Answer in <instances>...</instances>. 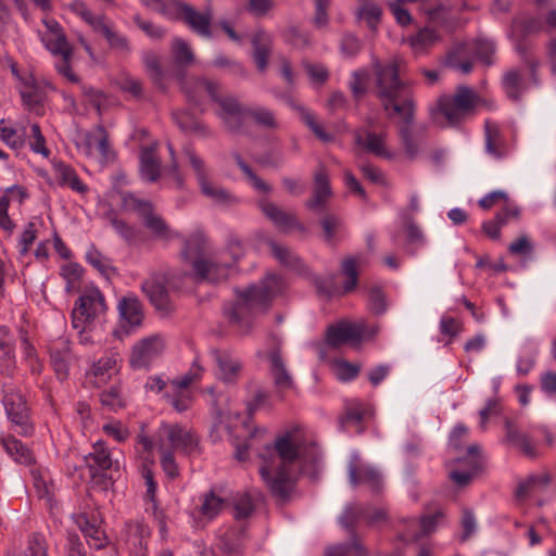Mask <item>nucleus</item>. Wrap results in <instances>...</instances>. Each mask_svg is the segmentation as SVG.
Masks as SVG:
<instances>
[{
  "label": "nucleus",
  "instance_id": "4be33fe9",
  "mask_svg": "<svg viewBox=\"0 0 556 556\" xmlns=\"http://www.w3.org/2000/svg\"><path fill=\"white\" fill-rule=\"evenodd\" d=\"M444 65L459 71L462 74H469L473 68V53L470 42L455 43L447 51Z\"/></svg>",
  "mask_w": 556,
  "mask_h": 556
},
{
  "label": "nucleus",
  "instance_id": "79ce46f5",
  "mask_svg": "<svg viewBox=\"0 0 556 556\" xmlns=\"http://www.w3.org/2000/svg\"><path fill=\"white\" fill-rule=\"evenodd\" d=\"M473 60H478L486 66L494 63V54L496 51L495 43L492 40L478 38L470 42Z\"/></svg>",
  "mask_w": 556,
  "mask_h": 556
},
{
  "label": "nucleus",
  "instance_id": "7c9ffc66",
  "mask_svg": "<svg viewBox=\"0 0 556 556\" xmlns=\"http://www.w3.org/2000/svg\"><path fill=\"white\" fill-rule=\"evenodd\" d=\"M287 103L296 112H299L303 123L311 129V131L325 143L333 141V136L325 131L323 126L317 122L315 115L305 106L295 103L290 97H286Z\"/></svg>",
  "mask_w": 556,
  "mask_h": 556
},
{
  "label": "nucleus",
  "instance_id": "72a5a7b5",
  "mask_svg": "<svg viewBox=\"0 0 556 556\" xmlns=\"http://www.w3.org/2000/svg\"><path fill=\"white\" fill-rule=\"evenodd\" d=\"M442 518L443 513L440 510L431 515L422 516L419 520L420 530L414 533L405 532L400 534L399 540L405 543L417 542L421 538L432 533Z\"/></svg>",
  "mask_w": 556,
  "mask_h": 556
},
{
  "label": "nucleus",
  "instance_id": "e433bc0d",
  "mask_svg": "<svg viewBox=\"0 0 556 556\" xmlns=\"http://www.w3.org/2000/svg\"><path fill=\"white\" fill-rule=\"evenodd\" d=\"M502 83L507 97L514 101H519L527 89L521 72L516 68L507 71Z\"/></svg>",
  "mask_w": 556,
  "mask_h": 556
},
{
  "label": "nucleus",
  "instance_id": "4468645a",
  "mask_svg": "<svg viewBox=\"0 0 556 556\" xmlns=\"http://www.w3.org/2000/svg\"><path fill=\"white\" fill-rule=\"evenodd\" d=\"M3 405L8 417L17 428V433L29 435L33 432V426L29 422V409L24 395L12 386H5L3 389Z\"/></svg>",
  "mask_w": 556,
  "mask_h": 556
},
{
  "label": "nucleus",
  "instance_id": "0eeeda50",
  "mask_svg": "<svg viewBox=\"0 0 556 556\" xmlns=\"http://www.w3.org/2000/svg\"><path fill=\"white\" fill-rule=\"evenodd\" d=\"M479 101L480 97L472 88L460 85L453 96L439 98L438 109L450 125H456L475 110Z\"/></svg>",
  "mask_w": 556,
  "mask_h": 556
},
{
  "label": "nucleus",
  "instance_id": "5fc2aeb1",
  "mask_svg": "<svg viewBox=\"0 0 556 556\" xmlns=\"http://www.w3.org/2000/svg\"><path fill=\"white\" fill-rule=\"evenodd\" d=\"M365 508L357 504H350L345 507L343 514L339 518L340 525L346 529L351 534L354 531L356 522L364 518Z\"/></svg>",
  "mask_w": 556,
  "mask_h": 556
},
{
  "label": "nucleus",
  "instance_id": "20e7f679",
  "mask_svg": "<svg viewBox=\"0 0 556 556\" xmlns=\"http://www.w3.org/2000/svg\"><path fill=\"white\" fill-rule=\"evenodd\" d=\"M208 240L203 231H195L186 240L182 256L187 260L195 257L192 261V268L197 280L208 281L213 283L227 279L229 270L242 254V248L239 240L229 242V250L232 261L227 262L223 258H203L200 257L207 249Z\"/></svg>",
  "mask_w": 556,
  "mask_h": 556
},
{
  "label": "nucleus",
  "instance_id": "052dcab7",
  "mask_svg": "<svg viewBox=\"0 0 556 556\" xmlns=\"http://www.w3.org/2000/svg\"><path fill=\"white\" fill-rule=\"evenodd\" d=\"M397 131L405 153L409 159H414L418 153L419 142L414 137L413 126L401 127Z\"/></svg>",
  "mask_w": 556,
  "mask_h": 556
},
{
  "label": "nucleus",
  "instance_id": "c9c22d12",
  "mask_svg": "<svg viewBox=\"0 0 556 556\" xmlns=\"http://www.w3.org/2000/svg\"><path fill=\"white\" fill-rule=\"evenodd\" d=\"M121 317L129 324V326H138L142 320V307L140 301L136 296H124L118 303Z\"/></svg>",
  "mask_w": 556,
  "mask_h": 556
},
{
  "label": "nucleus",
  "instance_id": "13d9d810",
  "mask_svg": "<svg viewBox=\"0 0 556 556\" xmlns=\"http://www.w3.org/2000/svg\"><path fill=\"white\" fill-rule=\"evenodd\" d=\"M369 80V74L366 70H358L352 74V80L350 81V89L353 98L359 101L361 98L367 92V83Z\"/></svg>",
  "mask_w": 556,
  "mask_h": 556
},
{
  "label": "nucleus",
  "instance_id": "9d476101",
  "mask_svg": "<svg viewBox=\"0 0 556 556\" xmlns=\"http://www.w3.org/2000/svg\"><path fill=\"white\" fill-rule=\"evenodd\" d=\"M267 361L269 362V375L271 377L275 391L280 400H283L289 391L296 389L295 381L287 363L282 356L281 341L274 338V343L267 352Z\"/></svg>",
  "mask_w": 556,
  "mask_h": 556
},
{
  "label": "nucleus",
  "instance_id": "ea45409f",
  "mask_svg": "<svg viewBox=\"0 0 556 556\" xmlns=\"http://www.w3.org/2000/svg\"><path fill=\"white\" fill-rule=\"evenodd\" d=\"M506 428V438L508 441L519 446L520 450L529 457H534L536 455V451L534 445L531 443L529 437L520 432L515 424L507 420L505 422Z\"/></svg>",
  "mask_w": 556,
  "mask_h": 556
},
{
  "label": "nucleus",
  "instance_id": "b1692460",
  "mask_svg": "<svg viewBox=\"0 0 556 556\" xmlns=\"http://www.w3.org/2000/svg\"><path fill=\"white\" fill-rule=\"evenodd\" d=\"M386 132L377 134L368 129L354 131V141L357 146L377 156L392 159L393 154L386 149Z\"/></svg>",
  "mask_w": 556,
  "mask_h": 556
},
{
  "label": "nucleus",
  "instance_id": "5701e85b",
  "mask_svg": "<svg viewBox=\"0 0 556 556\" xmlns=\"http://www.w3.org/2000/svg\"><path fill=\"white\" fill-rule=\"evenodd\" d=\"M261 208L264 215L270 219L279 229L282 231H289L291 229H296L301 232H305V227L302 225L293 214H289L278 207L275 203L270 201H262Z\"/></svg>",
  "mask_w": 556,
  "mask_h": 556
},
{
  "label": "nucleus",
  "instance_id": "69168bd1",
  "mask_svg": "<svg viewBox=\"0 0 556 556\" xmlns=\"http://www.w3.org/2000/svg\"><path fill=\"white\" fill-rule=\"evenodd\" d=\"M321 227L325 233V239L328 242H331L334 236L342 229L343 223L341 218L337 215L329 214L325 216L321 222Z\"/></svg>",
  "mask_w": 556,
  "mask_h": 556
},
{
  "label": "nucleus",
  "instance_id": "e2e57ef3",
  "mask_svg": "<svg viewBox=\"0 0 556 556\" xmlns=\"http://www.w3.org/2000/svg\"><path fill=\"white\" fill-rule=\"evenodd\" d=\"M100 402L104 407L112 412L125 406L121 392L116 387H112L109 390L103 391L100 394Z\"/></svg>",
  "mask_w": 556,
  "mask_h": 556
},
{
  "label": "nucleus",
  "instance_id": "f3484780",
  "mask_svg": "<svg viewBox=\"0 0 556 556\" xmlns=\"http://www.w3.org/2000/svg\"><path fill=\"white\" fill-rule=\"evenodd\" d=\"M217 371L216 377L225 383H236L243 369L241 358L229 350L212 349L210 351Z\"/></svg>",
  "mask_w": 556,
  "mask_h": 556
},
{
  "label": "nucleus",
  "instance_id": "dca6fc26",
  "mask_svg": "<svg viewBox=\"0 0 556 556\" xmlns=\"http://www.w3.org/2000/svg\"><path fill=\"white\" fill-rule=\"evenodd\" d=\"M166 277L162 273H152L141 282V291L155 309L170 313L174 307L166 288Z\"/></svg>",
  "mask_w": 556,
  "mask_h": 556
},
{
  "label": "nucleus",
  "instance_id": "412c9836",
  "mask_svg": "<svg viewBox=\"0 0 556 556\" xmlns=\"http://www.w3.org/2000/svg\"><path fill=\"white\" fill-rule=\"evenodd\" d=\"M331 195L329 174L326 166L319 164L314 174L313 195L306 201V207L313 211L323 210Z\"/></svg>",
  "mask_w": 556,
  "mask_h": 556
},
{
  "label": "nucleus",
  "instance_id": "49530a36",
  "mask_svg": "<svg viewBox=\"0 0 556 556\" xmlns=\"http://www.w3.org/2000/svg\"><path fill=\"white\" fill-rule=\"evenodd\" d=\"M440 40L439 34L429 27H425L420 29L417 34L410 36L408 38V42L410 47L416 51H424L433 45H435Z\"/></svg>",
  "mask_w": 556,
  "mask_h": 556
},
{
  "label": "nucleus",
  "instance_id": "bb28decb",
  "mask_svg": "<svg viewBox=\"0 0 556 556\" xmlns=\"http://www.w3.org/2000/svg\"><path fill=\"white\" fill-rule=\"evenodd\" d=\"M253 60L260 72H265L271 52V37L264 30L256 31L252 37Z\"/></svg>",
  "mask_w": 556,
  "mask_h": 556
},
{
  "label": "nucleus",
  "instance_id": "a18cd8bd",
  "mask_svg": "<svg viewBox=\"0 0 556 556\" xmlns=\"http://www.w3.org/2000/svg\"><path fill=\"white\" fill-rule=\"evenodd\" d=\"M516 51L521 58L522 63L529 68L531 79L535 86L540 84L538 70L540 66L539 60L531 53L532 47L526 41H519L516 45Z\"/></svg>",
  "mask_w": 556,
  "mask_h": 556
},
{
  "label": "nucleus",
  "instance_id": "6e6552de",
  "mask_svg": "<svg viewBox=\"0 0 556 556\" xmlns=\"http://www.w3.org/2000/svg\"><path fill=\"white\" fill-rule=\"evenodd\" d=\"M167 441L173 450L181 451L185 454H193L198 450L199 439L191 429L179 424H162L156 431V445L163 451Z\"/></svg>",
  "mask_w": 556,
  "mask_h": 556
},
{
  "label": "nucleus",
  "instance_id": "cd10ccee",
  "mask_svg": "<svg viewBox=\"0 0 556 556\" xmlns=\"http://www.w3.org/2000/svg\"><path fill=\"white\" fill-rule=\"evenodd\" d=\"M71 10L86 22L96 33L105 36L111 25L105 22V15H94L81 0H75L70 4Z\"/></svg>",
  "mask_w": 556,
  "mask_h": 556
},
{
  "label": "nucleus",
  "instance_id": "864d4df0",
  "mask_svg": "<svg viewBox=\"0 0 556 556\" xmlns=\"http://www.w3.org/2000/svg\"><path fill=\"white\" fill-rule=\"evenodd\" d=\"M143 63L153 83L160 89L165 90V86L163 84L164 73L160 65L159 56L153 52H147L143 54Z\"/></svg>",
  "mask_w": 556,
  "mask_h": 556
},
{
  "label": "nucleus",
  "instance_id": "37998d69",
  "mask_svg": "<svg viewBox=\"0 0 556 556\" xmlns=\"http://www.w3.org/2000/svg\"><path fill=\"white\" fill-rule=\"evenodd\" d=\"M200 501V514L208 520L215 518L225 506V500L217 496L213 491L204 493Z\"/></svg>",
  "mask_w": 556,
  "mask_h": 556
},
{
  "label": "nucleus",
  "instance_id": "7ed1b4c3",
  "mask_svg": "<svg viewBox=\"0 0 556 556\" xmlns=\"http://www.w3.org/2000/svg\"><path fill=\"white\" fill-rule=\"evenodd\" d=\"M275 258L283 266L305 277H312L313 282L319 294L333 296L336 294H346L354 290L358 281L357 262L354 257H349L342 262V274L346 276L342 289H339L334 281V276L326 278L313 276L308 266L302 258L289 248L278 244L275 241L268 242Z\"/></svg>",
  "mask_w": 556,
  "mask_h": 556
},
{
  "label": "nucleus",
  "instance_id": "aec40b11",
  "mask_svg": "<svg viewBox=\"0 0 556 556\" xmlns=\"http://www.w3.org/2000/svg\"><path fill=\"white\" fill-rule=\"evenodd\" d=\"M389 117L393 114L399 116L397 129L413 126L415 121L416 103L414 92L403 94L401 99L390 100V103L381 104Z\"/></svg>",
  "mask_w": 556,
  "mask_h": 556
},
{
  "label": "nucleus",
  "instance_id": "473e14b6",
  "mask_svg": "<svg viewBox=\"0 0 556 556\" xmlns=\"http://www.w3.org/2000/svg\"><path fill=\"white\" fill-rule=\"evenodd\" d=\"M161 162L155 154V148L143 147L140 152V174L141 177L150 182H154L160 177Z\"/></svg>",
  "mask_w": 556,
  "mask_h": 556
},
{
  "label": "nucleus",
  "instance_id": "9b49d317",
  "mask_svg": "<svg viewBox=\"0 0 556 556\" xmlns=\"http://www.w3.org/2000/svg\"><path fill=\"white\" fill-rule=\"evenodd\" d=\"M105 311V301L99 290L80 295L72 312V324L81 334L94 318Z\"/></svg>",
  "mask_w": 556,
  "mask_h": 556
},
{
  "label": "nucleus",
  "instance_id": "c03bdc74",
  "mask_svg": "<svg viewBox=\"0 0 556 556\" xmlns=\"http://www.w3.org/2000/svg\"><path fill=\"white\" fill-rule=\"evenodd\" d=\"M190 5L181 0H163L154 10L169 20L184 21Z\"/></svg>",
  "mask_w": 556,
  "mask_h": 556
},
{
  "label": "nucleus",
  "instance_id": "ddd939ff",
  "mask_svg": "<svg viewBox=\"0 0 556 556\" xmlns=\"http://www.w3.org/2000/svg\"><path fill=\"white\" fill-rule=\"evenodd\" d=\"M186 155L192 166L202 193L211 199L215 204L230 206L238 202L237 198L226 189L215 186L210 181L204 161L192 150L187 149Z\"/></svg>",
  "mask_w": 556,
  "mask_h": 556
},
{
  "label": "nucleus",
  "instance_id": "4c0bfd02",
  "mask_svg": "<svg viewBox=\"0 0 556 556\" xmlns=\"http://www.w3.org/2000/svg\"><path fill=\"white\" fill-rule=\"evenodd\" d=\"M5 452L18 464L31 465L34 456L31 452L17 439L7 437L1 440Z\"/></svg>",
  "mask_w": 556,
  "mask_h": 556
},
{
  "label": "nucleus",
  "instance_id": "423d86ee",
  "mask_svg": "<svg viewBox=\"0 0 556 556\" xmlns=\"http://www.w3.org/2000/svg\"><path fill=\"white\" fill-rule=\"evenodd\" d=\"M199 86L206 88L210 99L217 104L215 114L222 121L225 129L232 134L242 132L249 106L243 105L235 96L222 94L218 83H200Z\"/></svg>",
  "mask_w": 556,
  "mask_h": 556
},
{
  "label": "nucleus",
  "instance_id": "2eb2a0df",
  "mask_svg": "<svg viewBox=\"0 0 556 556\" xmlns=\"http://www.w3.org/2000/svg\"><path fill=\"white\" fill-rule=\"evenodd\" d=\"M348 478L352 488L366 485L374 494L380 493L383 488L381 472L376 467L364 463L356 454L349 460Z\"/></svg>",
  "mask_w": 556,
  "mask_h": 556
},
{
  "label": "nucleus",
  "instance_id": "bf43d9fd",
  "mask_svg": "<svg viewBox=\"0 0 556 556\" xmlns=\"http://www.w3.org/2000/svg\"><path fill=\"white\" fill-rule=\"evenodd\" d=\"M0 139L14 150L23 148L25 143L23 136L18 135L16 129L8 127L4 119L0 121Z\"/></svg>",
  "mask_w": 556,
  "mask_h": 556
},
{
  "label": "nucleus",
  "instance_id": "8fccbe9b",
  "mask_svg": "<svg viewBox=\"0 0 556 556\" xmlns=\"http://www.w3.org/2000/svg\"><path fill=\"white\" fill-rule=\"evenodd\" d=\"M174 60L178 66L187 67L193 63L194 55L190 46L181 38H175L172 43Z\"/></svg>",
  "mask_w": 556,
  "mask_h": 556
},
{
  "label": "nucleus",
  "instance_id": "2f4dec72",
  "mask_svg": "<svg viewBox=\"0 0 556 556\" xmlns=\"http://www.w3.org/2000/svg\"><path fill=\"white\" fill-rule=\"evenodd\" d=\"M244 536V529L230 528L226 530L220 535L219 549L226 556H242Z\"/></svg>",
  "mask_w": 556,
  "mask_h": 556
},
{
  "label": "nucleus",
  "instance_id": "6e6d98bb",
  "mask_svg": "<svg viewBox=\"0 0 556 556\" xmlns=\"http://www.w3.org/2000/svg\"><path fill=\"white\" fill-rule=\"evenodd\" d=\"M200 83H215L214 80H210L206 78H194L188 83H186L184 90L188 98V101L192 104L199 106L202 104V99L204 94L208 96V90L206 88H200Z\"/></svg>",
  "mask_w": 556,
  "mask_h": 556
},
{
  "label": "nucleus",
  "instance_id": "c756f323",
  "mask_svg": "<svg viewBox=\"0 0 556 556\" xmlns=\"http://www.w3.org/2000/svg\"><path fill=\"white\" fill-rule=\"evenodd\" d=\"M52 166L59 185L68 186L79 193H85L88 190L87 186L79 179L70 165L60 161H53Z\"/></svg>",
  "mask_w": 556,
  "mask_h": 556
},
{
  "label": "nucleus",
  "instance_id": "a878e982",
  "mask_svg": "<svg viewBox=\"0 0 556 556\" xmlns=\"http://www.w3.org/2000/svg\"><path fill=\"white\" fill-rule=\"evenodd\" d=\"M118 361H121L119 354L116 351L111 350L92 365L89 376L94 378L93 384L96 387H100L109 381Z\"/></svg>",
  "mask_w": 556,
  "mask_h": 556
},
{
  "label": "nucleus",
  "instance_id": "4d7b16f0",
  "mask_svg": "<svg viewBox=\"0 0 556 556\" xmlns=\"http://www.w3.org/2000/svg\"><path fill=\"white\" fill-rule=\"evenodd\" d=\"M87 262L94 267L102 275L109 276L114 271V267L112 266V262L109 257L102 255L100 251L96 248L91 247L89 251L86 253Z\"/></svg>",
  "mask_w": 556,
  "mask_h": 556
},
{
  "label": "nucleus",
  "instance_id": "a211bd4d",
  "mask_svg": "<svg viewBox=\"0 0 556 556\" xmlns=\"http://www.w3.org/2000/svg\"><path fill=\"white\" fill-rule=\"evenodd\" d=\"M165 348L164 340L160 336H151L140 340L132 346L130 365L135 369L147 368L157 358Z\"/></svg>",
  "mask_w": 556,
  "mask_h": 556
},
{
  "label": "nucleus",
  "instance_id": "680f3d73",
  "mask_svg": "<svg viewBox=\"0 0 556 556\" xmlns=\"http://www.w3.org/2000/svg\"><path fill=\"white\" fill-rule=\"evenodd\" d=\"M31 138L29 141V148L34 153L40 154L43 157L50 156V150L46 147V138L43 137L40 126L38 124H33L30 126Z\"/></svg>",
  "mask_w": 556,
  "mask_h": 556
},
{
  "label": "nucleus",
  "instance_id": "c85d7f7f",
  "mask_svg": "<svg viewBox=\"0 0 556 556\" xmlns=\"http://www.w3.org/2000/svg\"><path fill=\"white\" fill-rule=\"evenodd\" d=\"M184 22L192 31H194L199 36L204 38L212 37V13L210 10H206L205 12L201 13L190 5L185 15Z\"/></svg>",
  "mask_w": 556,
  "mask_h": 556
},
{
  "label": "nucleus",
  "instance_id": "393cba45",
  "mask_svg": "<svg viewBox=\"0 0 556 556\" xmlns=\"http://www.w3.org/2000/svg\"><path fill=\"white\" fill-rule=\"evenodd\" d=\"M485 152L496 160L506 157L509 148L503 137L500 126L486 119L484 123Z\"/></svg>",
  "mask_w": 556,
  "mask_h": 556
},
{
  "label": "nucleus",
  "instance_id": "6ab92c4d",
  "mask_svg": "<svg viewBox=\"0 0 556 556\" xmlns=\"http://www.w3.org/2000/svg\"><path fill=\"white\" fill-rule=\"evenodd\" d=\"M364 334L363 323L340 321L327 328L326 342L331 348H338L343 343L358 342Z\"/></svg>",
  "mask_w": 556,
  "mask_h": 556
},
{
  "label": "nucleus",
  "instance_id": "f704fd0d",
  "mask_svg": "<svg viewBox=\"0 0 556 556\" xmlns=\"http://www.w3.org/2000/svg\"><path fill=\"white\" fill-rule=\"evenodd\" d=\"M176 125L186 132H194L200 137L207 138L212 135L210 128L203 123L195 119L191 114L185 111L173 113Z\"/></svg>",
  "mask_w": 556,
  "mask_h": 556
},
{
  "label": "nucleus",
  "instance_id": "774afa93",
  "mask_svg": "<svg viewBox=\"0 0 556 556\" xmlns=\"http://www.w3.org/2000/svg\"><path fill=\"white\" fill-rule=\"evenodd\" d=\"M104 38L106 39L110 48L117 50L122 53L130 52V45L128 39L118 31H115L112 27L108 30Z\"/></svg>",
  "mask_w": 556,
  "mask_h": 556
},
{
  "label": "nucleus",
  "instance_id": "f03ea898",
  "mask_svg": "<svg viewBox=\"0 0 556 556\" xmlns=\"http://www.w3.org/2000/svg\"><path fill=\"white\" fill-rule=\"evenodd\" d=\"M283 289V279L269 274L256 283L236 289V298L225 305L224 314L233 328L242 334H248L254 328L256 318L271 307L274 299Z\"/></svg>",
  "mask_w": 556,
  "mask_h": 556
},
{
  "label": "nucleus",
  "instance_id": "f8f14e48",
  "mask_svg": "<svg viewBox=\"0 0 556 556\" xmlns=\"http://www.w3.org/2000/svg\"><path fill=\"white\" fill-rule=\"evenodd\" d=\"M85 464L91 480L103 488H108L110 483L106 471L119 469L118 459L112 458V454L103 441H97L92 445V451L85 456Z\"/></svg>",
  "mask_w": 556,
  "mask_h": 556
},
{
  "label": "nucleus",
  "instance_id": "58836bf2",
  "mask_svg": "<svg viewBox=\"0 0 556 556\" xmlns=\"http://www.w3.org/2000/svg\"><path fill=\"white\" fill-rule=\"evenodd\" d=\"M62 349L53 346L50 350L51 364L59 379L64 380L68 375L71 361L70 349L65 342H62Z\"/></svg>",
  "mask_w": 556,
  "mask_h": 556
},
{
  "label": "nucleus",
  "instance_id": "1a4fd4ad",
  "mask_svg": "<svg viewBox=\"0 0 556 556\" xmlns=\"http://www.w3.org/2000/svg\"><path fill=\"white\" fill-rule=\"evenodd\" d=\"M123 207L127 211L136 212L142 219L144 226L157 238L168 239L169 228L165 220L154 214L153 205L150 201L138 199L130 192H121Z\"/></svg>",
  "mask_w": 556,
  "mask_h": 556
},
{
  "label": "nucleus",
  "instance_id": "338daca9",
  "mask_svg": "<svg viewBox=\"0 0 556 556\" xmlns=\"http://www.w3.org/2000/svg\"><path fill=\"white\" fill-rule=\"evenodd\" d=\"M36 238H37V225L35 222L30 220L25 226V229L23 230L20 241H18L21 255H26L28 253L29 248L31 247V244L34 243Z\"/></svg>",
  "mask_w": 556,
  "mask_h": 556
},
{
  "label": "nucleus",
  "instance_id": "3c124183",
  "mask_svg": "<svg viewBox=\"0 0 556 556\" xmlns=\"http://www.w3.org/2000/svg\"><path fill=\"white\" fill-rule=\"evenodd\" d=\"M405 231L407 243L412 245V248L409 249V253L414 255L417 249L426 245V236L422 229L413 220V218H407Z\"/></svg>",
  "mask_w": 556,
  "mask_h": 556
},
{
  "label": "nucleus",
  "instance_id": "39448f33",
  "mask_svg": "<svg viewBox=\"0 0 556 556\" xmlns=\"http://www.w3.org/2000/svg\"><path fill=\"white\" fill-rule=\"evenodd\" d=\"M375 96L383 103L401 99L403 94L413 91L412 83L406 78L404 63L397 59L386 63L374 64Z\"/></svg>",
  "mask_w": 556,
  "mask_h": 556
},
{
  "label": "nucleus",
  "instance_id": "f257e3e1",
  "mask_svg": "<svg viewBox=\"0 0 556 556\" xmlns=\"http://www.w3.org/2000/svg\"><path fill=\"white\" fill-rule=\"evenodd\" d=\"M263 459L260 475L271 494L286 502L294 490L296 472L305 471L308 465L315 467L320 453L314 442L305 439L302 428L293 426L276 437Z\"/></svg>",
  "mask_w": 556,
  "mask_h": 556
},
{
  "label": "nucleus",
  "instance_id": "de8ad7c7",
  "mask_svg": "<svg viewBox=\"0 0 556 556\" xmlns=\"http://www.w3.org/2000/svg\"><path fill=\"white\" fill-rule=\"evenodd\" d=\"M79 528L88 539V543L91 547L100 549L106 545V535L100 527H97L88 519L84 518L83 521L79 522Z\"/></svg>",
  "mask_w": 556,
  "mask_h": 556
},
{
  "label": "nucleus",
  "instance_id": "603ef678",
  "mask_svg": "<svg viewBox=\"0 0 556 556\" xmlns=\"http://www.w3.org/2000/svg\"><path fill=\"white\" fill-rule=\"evenodd\" d=\"M41 41L45 47L54 55H72V47L70 46L65 35L42 36Z\"/></svg>",
  "mask_w": 556,
  "mask_h": 556
},
{
  "label": "nucleus",
  "instance_id": "09e8293b",
  "mask_svg": "<svg viewBox=\"0 0 556 556\" xmlns=\"http://www.w3.org/2000/svg\"><path fill=\"white\" fill-rule=\"evenodd\" d=\"M549 481L551 478L547 473L529 476L526 480L519 482L515 492L516 497L523 498L531 491L538 488H545Z\"/></svg>",
  "mask_w": 556,
  "mask_h": 556
},
{
  "label": "nucleus",
  "instance_id": "0e129e2a",
  "mask_svg": "<svg viewBox=\"0 0 556 556\" xmlns=\"http://www.w3.org/2000/svg\"><path fill=\"white\" fill-rule=\"evenodd\" d=\"M381 13L382 11L377 4L369 3L359 9L357 16L364 20L368 27L374 30L380 21Z\"/></svg>",
  "mask_w": 556,
  "mask_h": 556
},
{
  "label": "nucleus",
  "instance_id": "a19ab883",
  "mask_svg": "<svg viewBox=\"0 0 556 556\" xmlns=\"http://www.w3.org/2000/svg\"><path fill=\"white\" fill-rule=\"evenodd\" d=\"M248 117L263 129L275 130L279 127L274 112L265 106H249Z\"/></svg>",
  "mask_w": 556,
  "mask_h": 556
}]
</instances>
